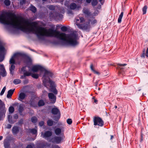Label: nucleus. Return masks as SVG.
<instances>
[{"instance_id":"nucleus-1","label":"nucleus","mask_w":148,"mask_h":148,"mask_svg":"<svg viewBox=\"0 0 148 148\" xmlns=\"http://www.w3.org/2000/svg\"><path fill=\"white\" fill-rule=\"evenodd\" d=\"M12 18H17L14 14L6 12L0 15V22L4 24L10 25L13 27L24 32H34L39 39L44 40V36L54 37L63 40L67 44L72 46L78 44L77 41V36L74 32L66 36V34L60 33L51 28L47 29L44 27L37 26L35 22L30 23L22 17L17 18L16 21H14Z\"/></svg>"},{"instance_id":"nucleus-2","label":"nucleus","mask_w":148,"mask_h":148,"mask_svg":"<svg viewBox=\"0 0 148 148\" xmlns=\"http://www.w3.org/2000/svg\"><path fill=\"white\" fill-rule=\"evenodd\" d=\"M43 71H45V73L43 76L44 79L43 80V83L45 87L47 86V83L49 82V81L51 80L50 77H52L53 75V73L50 71H48L44 68Z\"/></svg>"},{"instance_id":"nucleus-3","label":"nucleus","mask_w":148,"mask_h":148,"mask_svg":"<svg viewBox=\"0 0 148 148\" xmlns=\"http://www.w3.org/2000/svg\"><path fill=\"white\" fill-rule=\"evenodd\" d=\"M51 112L53 114L57 115V116H54L53 118L55 121H58L61 116L60 112L59 110L57 107H54L52 109Z\"/></svg>"},{"instance_id":"nucleus-4","label":"nucleus","mask_w":148,"mask_h":148,"mask_svg":"<svg viewBox=\"0 0 148 148\" xmlns=\"http://www.w3.org/2000/svg\"><path fill=\"white\" fill-rule=\"evenodd\" d=\"M90 20L89 19L88 22H86L83 24H80L78 23L77 24V25L78 27L80 29L84 30H87L89 29L90 27Z\"/></svg>"},{"instance_id":"nucleus-5","label":"nucleus","mask_w":148,"mask_h":148,"mask_svg":"<svg viewBox=\"0 0 148 148\" xmlns=\"http://www.w3.org/2000/svg\"><path fill=\"white\" fill-rule=\"evenodd\" d=\"M94 125L102 127L104 125V122L102 119L99 117H94L93 119Z\"/></svg>"},{"instance_id":"nucleus-6","label":"nucleus","mask_w":148,"mask_h":148,"mask_svg":"<svg viewBox=\"0 0 148 148\" xmlns=\"http://www.w3.org/2000/svg\"><path fill=\"white\" fill-rule=\"evenodd\" d=\"M50 84V91L56 95L58 94V91L56 88V86L54 82L50 80L49 82Z\"/></svg>"},{"instance_id":"nucleus-7","label":"nucleus","mask_w":148,"mask_h":148,"mask_svg":"<svg viewBox=\"0 0 148 148\" xmlns=\"http://www.w3.org/2000/svg\"><path fill=\"white\" fill-rule=\"evenodd\" d=\"M62 140V138L61 136H55L51 139L50 141L53 143H55L58 144L60 143Z\"/></svg>"},{"instance_id":"nucleus-8","label":"nucleus","mask_w":148,"mask_h":148,"mask_svg":"<svg viewBox=\"0 0 148 148\" xmlns=\"http://www.w3.org/2000/svg\"><path fill=\"white\" fill-rule=\"evenodd\" d=\"M48 97L51 103L54 104L56 102V95L53 93H49L48 94Z\"/></svg>"},{"instance_id":"nucleus-9","label":"nucleus","mask_w":148,"mask_h":148,"mask_svg":"<svg viewBox=\"0 0 148 148\" xmlns=\"http://www.w3.org/2000/svg\"><path fill=\"white\" fill-rule=\"evenodd\" d=\"M50 144H48L45 141L38 143L37 146V148H45L47 147H50Z\"/></svg>"},{"instance_id":"nucleus-10","label":"nucleus","mask_w":148,"mask_h":148,"mask_svg":"<svg viewBox=\"0 0 148 148\" xmlns=\"http://www.w3.org/2000/svg\"><path fill=\"white\" fill-rule=\"evenodd\" d=\"M52 132L51 131H45L44 133L43 132H41V136L43 138H46L51 137L52 135Z\"/></svg>"},{"instance_id":"nucleus-11","label":"nucleus","mask_w":148,"mask_h":148,"mask_svg":"<svg viewBox=\"0 0 148 148\" xmlns=\"http://www.w3.org/2000/svg\"><path fill=\"white\" fill-rule=\"evenodd\" d=\"M44 68L40 65H35L32 67V70L33 72H36L38 70L43 71Z\"/></svg>"},{"instance_id":"nucleus-12","label":"nucleus","mask_w":148,"mask_h":148,"mask_svg":"<svg viewBox=\"0 0 148 148\" xmlns=\"http://www.w3.org/2000/svg\"><path fill=\"white\" fill-rule=\"evenodd\" d=\"M22 56L25 58L27 65L31 64L32 60L31 58L25 54H22L21 55Z\"/></svg>"},{"instance_id":"nucleus-13","label":"nucleus","mask_w":148,"mask_h":148,"mask_svg":"<svg viewBox=\"0 0 148 148\" xmlns=\"http://www.w3.org/2000/svg\"><path fill=\"white\" fill-rule=\"evenodd\" d=\"M83 13L88 16H91L92 15L91 12L90 11L89 9L86 8H83Z\"/></svg>"},{"instance_id":"nucleus-14","label":"nucleus","mask_w":148,"mask_h":148,"mask_svg":"<svg viewBox=\"0 0 148 148\" xmlns=\"http://www.w3.org/2000/svg\"><path fill=\"white\" fill-rule=\"evenodd\" d=\"M117 64L118 70L119 71V72H121L124 69V67L126 66L127 64H121L118 63Z\"/></svg>"},{"instance_id":"nucleus-15","label":"nucleus","mask_w":148,"mask_h":148,"mask_svg":"<svg viewBox=\"0 0 148 148\" xmlns=\"http://www.w3.org/2000/svg\"><path fill=\"white\" fill-rule=\"evenodd\" d=\"M29 104L31 107H37V102L34 99H31L29 101Z\"/></svg>"},{"instance_id":"nucleus-16","label":"nucleus","mask_w":148,"mask_h":148,"mask_svg":"<svg viewBox=\"0 0 148 148\" xmlns=\"http://www.w3.org/2000/svg\"><path fill=\"white\" fill-rule=\"evenodd\" d=\"M26 97L25 94L23 92H21L19 95L18 99L20 101H22Z\"/></svg>"},{"instance_id":"nucleus-17","label":"nucleus","mask_w":148,"mask_h":148,"mask_svg":"<svg viewBox=\"0 0 148 148\" xmlns=\"http://www.w3.org/2000/svg\"><path fill=\"white\" fill-rule=\"evenodd\" d=\"M54 16L55 18L59 20L62 19L63 17V16L62 14L57 12L55 13Z\"/></svg>"},{"instance_id":"nucleus-18","label":"nucleus","mask_w":148,"mask_h":148,"mask_svg":"<svg viewBox=\"0 0 148 148\" xmlns=\"http://www.w3.org/2000/svg\"><path fill=\"white\" fill-rule=\"evenodd\" d=\"M19 131V128L18 127L14 126L12 127V132L13 134H16L18 133Z\"/></svg>"},{"instance_id":"nucleus-19","label":"nucleus","mask_w":148,"mask_h":148,"mask_svg":"<svg viewBox=\"0 0 148 148\" xmlns=\"http://www.w3.org/2000/svg\"><path fill=\"white\" fill-rule=\"evenodd\" d=\"M14 89H10L8 91L7 95V97L8 98H11L12 94H13Z\"/></svg>"},{"instance_id":"nucleus-20","label":"nucleus","mask_w":148,"mask_h":148,"mask_svg":"<svg viewBox=\"0 0 148 148\" xmlns=\"http://www.w3.org/2000/svg\"><path fill=\"white\" fill-rule=\"evenodd\" d=\"M15 69V66L14 64H11L9 68V71L11 75H13L14 73V71Z\"/></svg>"},{"instance_id":"nucleus-21","label":"nucleus","mask_w":148,"mask_h":148,"mask_svg":"<svg viewBox=\"0 0 148 148\" xmlns=\"http://www.w3.org/2000/svg\"><path fill=\"white\" fill-rule=\"evenodd\" d=\"M24 110V106L23 105L20 104L18 108V111L21 115H22V112Z\"/></svg>"},{"instance_id":"nucleus-22","label":"nucleus","mask_w":148,"mask_h":148,"mask_svg":"<svg viewBox=\"0 0 148 148\" xmlns=\"http://www.w3.org/2000/svg\"><path fill=\"white\" fill-rule=\"evenodd\" d=\"M5 49L4 47L3 46L2 42L0 40V53L1 54L5 51Z\"/></svg>"},{"instance_id":"nucleus-23","label":"nucleus","mask_w":148,"mask_h":148,"mask_svg":"<svg viewBox=\"0 0 148 148\" xmlns=\"http://www.w3.org/2000/svg\"><path fill=\"white\" fill-rule=\"evenodd\" d=\"M28 132L29 133H31L33 134L37 135V131L36 130L33 128L29 129L28 131Z\"/></svg>"},{"instance_id":"nucleus-24","label":"nucleus","mask_w":148,"mask_h":148,"mask_svg":"<svg viewBox=\"0 0 148 148\" xmlns=\"http://www.w3.org/2000/svg\"><path fill=\"white\" fill-rule=\"evenodd\" d=\"M8 122L11 124H13L16 121V120H13L12 116L10 115H9L8 116Z\"/></svg>"},{"instance_id":"nucleus-25","label":"nucleus","mask_w":148,"mask_h":148,"mask_svg":"<svg viewBox=\"0 0 148 148\" xmlns=\"http://www.w3.org/2000/svg\"><path fill=\"white\" fill-rule=\"evenodd\" d=\"M54 132L56 135H59L61 134L62 130L60 128H57L55 130Z\"/></svg>"},{"instance_id":"nucleus-26","label":"nucleus","mask_w":148,"mask_h":148,"mask_svg":"<svg viewBox=\"0 0 148 148\" xmlns=\"http://www.w3.org/2000/svg\"><path fill=\"white\" fill-rule=\"evenodd\" d=\"M16 56V54H15L14 56H12V58L10 59L9 61V63L11 64H14L15 63V61L14 59V57Z\"/></svg>"},{"instance_id":"nucleus-27","label":"nucleus","mask_w":148,"mask_h":148,"mask_svg":"<svg viewBox=\"0 0 148 148\" xmlns=\"http://www.w3.org/2000/svg\"><path fill=\"white\" fill-rule=\"evenodd\" d=\"M5 108L3 109V110H0V121L2 119L3 116L5 115Z\"/></svg>"},{"instance_id":"nucleus-28","label":"nucleus","mask_w":148,"mask_h":148,"mask_svg":"<svg viewBox=\"0 0 148 148\" xmlns=\"http://www.w3.org/2000/svg\"><path fill=\"white\" fill-rule=\"evenodd\" d=\"M123 14V12H122L120 14L119 16L118 20V23H121Z\"/></svg>"},{"instance_id":"nucleus-29","label":"nucleus","mask_w":148,"mask_h":148,"mask_svg":"<svg viewBox=\"0 0 148 148\" xmlns=\"http://www.w3.org/2000/svg\"><path fill=\"white\" fill-rule=\"evenodd\" d=\"M70 7L71 9L74 10L76 8L77 5L75 3H73L71 4Z\"/></svg>"},{"instance_id":"nucleus-30","label":"nucleus","mask_w":148,"mask_h":148,"mask_svg":"<svg viewBox=\"0 0 148 148\" xmlns=\"http://www.w3.org/2000/svg\"><path fill=\"white\" fill-rule=\"evenodd\" d=\"M38 106L40 107L44 106L45 104V103L43 100H40L38 101Z\"/></svg>"},{"instance_id":"nucleus-31","label":"nucleus","mask_w":148,"mask_h":148,"mask_svg":"<svg viewBox=\"0 0 148 148\" xmlns=\"http://www.w3.org/2000/svg\"><path fill=\"white\" fill-rule=\"evenodd\" d=\"M30 10L33 13H35L36 11V8L35 6L31 5L30 7Z\"/></svg>"},{"instance_id":"nucleus-32","label":"nucleus","mask_w":148,"mask_h":148,"mask_svg":"<svg viewBox=\"0 0 148 148\" xmlns=\"http://www.w3.org/2000/svg\"><path fill=\"white\" fill-rule=\"evenodd\" d=\"M53 121L51 119L48 120L47 121V125L49 126H52L53 124Z\"/></svg>"},{"instance_id":"nucleus-33","label":"nucleus","mask_w":148,"mask_h":148,"mask_svg":"<svg viewBox=\"0 0 148 148\" xmlns=\"http://www.w3.org/2000/svg\"><path fill=\"white\" fill-rule=\"evenodd\" d=\"M21 82V80L19 79H15L13 81V83L15 84H20Z\"/></svg>"},{"instance_id":"nucleus-34","label":"nucleus","mask_w":148,"mask_h":148,"mask_svg":"<svg viewBox=\"0 0 148 148\" xmlns=\"http://www.w3.org/2000/svg\"><path fill=\"white\" fill-rule=\"evenodd\" d=\"M52 43L55 45H61V42L59 40H55Z\"/></svg>"},{"instance_id":"nucleus-35","label":"nucleus","mask_w":148,"mask_h":148,"mask_svg":"<svg viewBox=\"0 0 148 148\" xmlns=\"http://www.w3.org/2000/svg\"><path fill=\"white\" fill-rule=\"evenodd\" d=\"M14 111V108L13 106H11L9 107V112L10 113H13Z\"/></svg>"},{"instance_id":"nucleus-36","label":"nucleus","mask_w":148,"mask_h":148,"mask_svg":"<svg viewBox=\"0 0 148 148\" xmlns=\"http://www.w3.org/2000/svg\"><path fill=\"white\" fill-rule=\"evenodd\" d=\"M147 7V5H145L142 9L143 14H144L146 13Z\"/></svg>"},{"instance_id":"nucleus-37","label":"nucleus","mask_w":148,"mask_h":148,"mask_svg":"<svg viewBox=\"0 0 148 148\" xmlns=\"http://www.w3.org/2000/svg\"><path fill=\"white\" fill-rule=\"evenodd\" d=\"M31 121L33 123H36L37 121V118L35 116L32 117L31 119Z\"/></svg>"},{"instance_id":"nucleus-38","label":"nucleus","mask_w":148,"mask_h":148,"mask_svg":"<svg viewBox=\"0 0 148 148\" xmlns=\"http://www.w3.org/2000/svg\"><path fill=\"white\" fill-rule=\"evenodd\" d=\"M10 1L9 0H5L4 1V4L7 6L10 5Z\"/></svg>"},{"instance_id":"nucleus-39","label":"nucleus","mask_w":148,"mask_h":148,"mask_svg":"<svg viewBox=\"0 0 148 148\" xmlns=\"http://www.w3.org/2000/svg\"><path fill=\"white\" fill-rule=\"evenodd\" d=\"M98 3L97 0H92L91 4L92 6H95Z\"/></svg>"},{"instance_id":"nucleus-40","label":"nucleus","mask_w":148,"mask_h":148,"mask_svg":"<svg viewBox=\"0 0 148 148\" xmlns=\"http://www.w3.org/2000/svg\"><path fill=\"white\" fill-rule=\"evenodd\" d=\"M32 77L35 79H38V75L37 74H33L32 73L31 74Z\"/></svg>"},{"instance_id":"nucleus-41","label":"nucleus","mask_w":148,"mask_h":148,"mask_svg":"<svg viewBox=\"0 0 148 148\" xmlns=\"http://www.w3.org/2000/svg\"><path fill=\"white\" fill-rule=\"evenodd\" d=\"M61 29L62 32H65L66 31L68 30L67 27L63 26L61 28Z\"/></svg>"},{"instance_id":"nucleus-42","label":"nucleus","mask_w":148,"mask_h":148,"mask_svg":"<svg viewBox=\"0 0 148 148\" xmlns=\"http://www.w3.org/2000/svg\"><path fill=\"white\" fill-rule=\"evenodd\" d=\"M32 73H29L27 71H26V72H24L23 73V75H25V76H31Z\"/></svg>"},{"instance_id":"nucleus-43","label":"nucleus","mask_w":148,"mask_h":148,"mask_svg":"<svg viewBox=\"0 0 148 148\" xmlns=\"http://www.w3.org/2000/svg\"><path fill=\"white\" fill-rule=\"evenodd\" d=\"M3 72H1V75L2 77H5L6 75L7 74L5 70L2 71Z\"/></svg>"},{"instance_id":"nucleus-44","label":"nucleus","mask_w":148,"mask_h":148,"mask_svg":"<svg viewBox=\"0 0 148 148\" xmlns=\"http://www.w3.org/2000/svg\"><path fill=\"white\" fill-rule=\"evenodd\" d=\"M5 148H8L10 146V144L8 142H6L4 143Z\"/></svg>"},{"instance_id":"nucleus-45","label":"nucleus","mask_w":148,"mask_h":148,"mask_svg":"<svg viewBox=\"0 0 148 148\" xmlns=\"http://www.w3.org/2000/svg\"><path fill=\"white\" fill-rule=\"evenodd\" d=\"M67 123L69 125H71L72 123V121L71 119H68L66 121Z\"/></svg>"},{"instance_id":"nucleus-46","label":"nucleus","mask_w":148,"mask_h":148,"mask_svg":"<svg viewBox=\"0 0 148 148\" xmlns=\"http://www.w3.org/2000/svg\"><path fill=\"white\" fill-rule=\"evenodd\" d=\"M48 8L49 10H54L55 9L54 6L52 5H49Z\"/></svg>"},{"instance_id":"nucleus-47","label":"nucleus","mask_w":148,"mask_h":148,"mask_svg":"<svg viewBox=\"0 0 148 148\" xmlns=\"http://www.w3.org/2000/svg\"><path fill=\"white\" fill-rule=\"evenodd\" d=\"M5 90H6V87L4 86L3 88V89H2L0 93V95H3V94H4V93L5 92Z\"/></svg>"},{"instance_id":"nucleus-48","label":"nucleus","mask_w":148,"mask_h":148,"mask_svg":"<svg viewBox=\"0 0 148 148\" xmlns=\"http://www.w3.org/2000/svg\"><path fill=\"white\" fill-rule=\"evenodd\" d=\"M0 70L1 71H3L5 70L4 65L3 64H0Z\"/></svg>"},{"instance_id":"nucleus-49","label":"nucleus","mask_w":148,"mask_h":148,"mask_svg":"<svg viewBox=\"0 0 148 148\" xmlns=\"http://www.w3.org/2000/svg\"><path fill=\"white\" fill-rule=\"evenodd\" d=\"M26 66H25L23 67L21 69V71H23L24 73L26 72L27 71L26 70Z\"/></svg>"},{"instance_id":"nucleus-50","label":"nucleus","mask_w":148,"mask_h":148,"mask_svg":"<svg viewBox=\"0 0 148 148\" xmlns=\"http://www.w3.org/2000/svg\"><path fill=\"white\" fill-rule=\"evenodd\" d=\"M25 0H21L20 1V4L21 5H22L23 4H25Z\"/></svg>"},{"instance_id":"nucleus-51","label":"nucleus","mask_w":148,"mask_h":148,"mask_svg":"<svg viewBox=\"0 0 148 148\" xmlns=\"http://www.w3.org/2000/svg\"><path fill=\"white\" fill-rule=\"evenodd\" d=\"M44 121H41L39 123V125L41 126L42 127L43 126L44 124Z\"/></svg>"},{"instance_id":"nucleus-52","label":"nucleus","mask_w":148,"mask_h":148,"mask_svg":"<svg viewBox=\"0 0 148 148\" xmlns=\"http://www.w3.org/2000/svg\"><path fill=\"white\" fill-rule=\"evenodd\" d=\"M79 20H80V22L81 23H83L85 21V19L84 17H81L79 18Z\"/></svg>"},{"instance_id":"nucleus-53","label":"nucleus","mask_w":148,"mask_h":148,"mask_svg":"<svg viewBox=\"0 0 148 148\" xmlns=\"http://www.w3.org/2000/svg\"><path fill=\"white\" fill-rule=\"evenodd\" d=\"M13 117L16 120L18 119V116L17 114H15L14 115Z\"/></svg>"},{"instance_id":"nucleus-54","label":"nucleus","mask_w":148,"mask_h":148,"mask_svg":"<svg viewBox=\"0 0 148 148\" xmlns=\"http://www.w3.org/2000/svg\"><path fill=\"white\" fill-rule=\"evenodd\" d=\"M28 80L27 79L24 80L23 81V83L24 84H28Z\"/></svg>"},{"instance_id":"nucleus-55","label":"nucleus","mask_w":148,"mask_h":148,"mask_svg":"<svg viewBox=\"0 0 148 148\" xmlns=\"http://www.w3.org/2000/svg\"><path fill=\"white\" fill-rule=\"evenodd\" d=\"M97 23V21L96 20L94 19L92 21L91 23L92 24H94Z\"/></svg>"},{"instance_id":"nucleus-56","label":"nucleus","mask_w":148,"mask_h":148,"mask_svg":"<svg viewBox=\"0 0 148 148\" xmlns=\"http://www.w3.org/2000/svg\"><path fill=\"white\" fill-rule=\"evenodd\" d=\"M0 105L2 107L5 106V104L3 103L1 99H0Z\"/></svg>"},{"instance_id":"nucleus-57","label":"nucleus","mask_w":148,"mask_h":148,"mask_svg":"<svg viewBox=\"0 0 148 148\" xmlns=\"http://www.w3.org/2000/svg\"><path fill=\"white\" fill-rule=\"evenodd\" d=\"M12 127V125L10 124H8L7 125L6 128L8 129H10Z\"/></svg>"},{"instance_id":"nucleus-58","label":"nucleus","mask_w":148,"mask_h":148,"mask_svg":"<svg viewBox=\"0 0 148 148\" xmlns=\"http://www.w3.org/2000/svg\"><path fill=\"white\" fill-rule=\"evenodd\" d=\"M92 98L94 99V102L96 104H97L98 103V100L97 99H95L94 97H93Z\"/></svg>"},{"instance_id":"nucleus-59","label":"nucleus","mask_w":148,"mask_h":148,"mask_svg":"<svg viewBox=\"0 0 148 148\" xmlns=\"http://www.w3.org/2000/svg\"><path fill=\"white\" fill-rule=\"evenodd\" d=\"M90 68L91 69V70H92V71H93V70H94V69H93V64H90Z\"/></svg>"},{"instance_id":"nucleus-60","label":"nucleus","mask_w":148,"mask_h":148,"mask_svg":"<svg viewBox=\"0 0 148 148\" xmlns=\"http://www.w3.org/2000/svg\"><path fill=\"white\" fill-rule=\"evenodd\" d=\"M25 75H21L20 76V78L21 79H25Z\"/></svg>"},{"instance_id":"nucleus-61","label":"nucleus","mask_w":148,"mask_h":148,"mask_svg":"<svg viewBox=\"0 0 148 148\" xmlns=\"http://www.w3.org/2000/svg\"><path fill=\"white\" fill-rule=\"evenodd\" d=\"M26 148H33V147L31 145H28L26 147Z\"/></svg>"},{"instance_id":"nucleus-62","label":"nucleus","mask_w":148,"mask_h":148,"mask_svg":"<svg viewBox=\"0 0 148 148\" xmlns=\"http://www.w3.org/2000/svg\"><path fill=\"white\" fill-rule=\"evenodd\" d=\"M93 72L95 73V74H96L97 75H99V73L98 72V71H96L95 70H93Z\"/></svg>"},{"instance_id":"nucleus-63","label":"nucleus","mask_w":148,"mask_h":148,"mask_svg":"<svg viewBox=\"0 0 148 148\" xmlns=\"http://www.w3.org/2000/svg\"><path fill=\"white\" fill-rule=\"evenodd\" d=\"M145 53H142V54L140 56L142 58H145Z\"/></svg>"},{"instance_id":"nucleus-64","label":"nucleus","mask_w":148,"mask_h":148,"mask_svg":"<svg viewBox=\"0 0 148 148\" xmlns=\"http://www.w3.org/2000/svg\"><path fill=\"white\" fill-rule=\"evenodd\" d=\"M53 148H60V147L57 145H56L54 146Z\"/></svg>"}]
</instances>
